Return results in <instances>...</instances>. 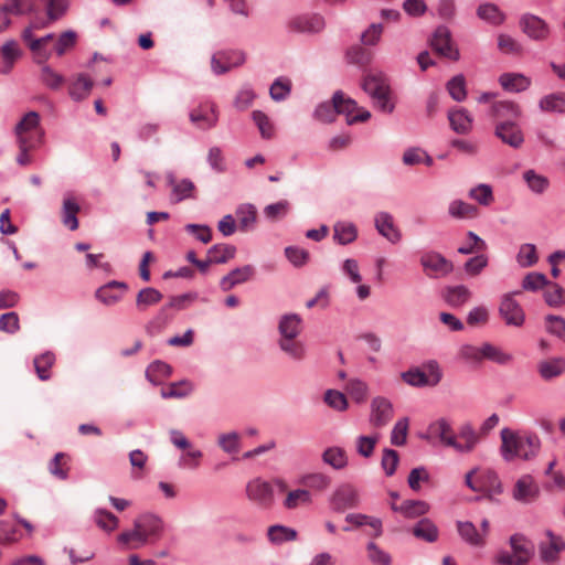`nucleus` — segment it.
<instances>
[{"instance_id": "obj_29", "label": "nucleus", "mask_w": 565, "mask_h": 565, "mask_svg": "<svg viewBox=\"0 0 565 565\" xmlns=\"http://www.w3.org/2000/svg\"><path fill=\"white\" fill-rule=\"evenodd\" d=\"M499 83L508 92L520 93L530 87L531 79L521 73H503Z\"/></svg>"}, {"instance_id": "obj_30", "label": "nucleus", "mask_w": 565, "mask_h": 565, "mask_svg": "<svg viewBox=\"0 0 565 565\" xmlns=\"http://www.w3.org/2000/svg\"><path fill=\"white\" fill-rule=\"evenodd\" d=\"M412 533L415 537L428 543H434L439 537V531L437 525L430 519L427 518L419 520L413 526Z\"/></svg>"}, {"instance_id": "obj_49", "label": "nucleus", "mask_w": 565, "mask_h": 565, "mask_svg": "<svg viewBox=\"0 0 565 565\" xmlns=\"http://www.w3.org/2000/svg\"><path fill=\"white\" fill-rule=\"evenodd\" d=\"M70 458L64 452H57L49 463V471L57 479L65 480L68 475Z\"/></svg>"}, {"instance_id": "obj_18", "label": "nucleus", "mask_w": 565, "mask_h": 565, "mask_svg": "<svg viewBox=\"0 0 565 565\" xmlns=\"http://www.w3.org/2000/svg\"><path fill=\"white\" fill-rule=\"evenodd\" d=\"M324 26V19L319 14L296 17L289 22V29L300 33H318L322 31Z\"/></svg>"}, {"instance_id": "obj_7", "label": "nucleus", "mask_w": 565, "mask_h": 565, "mask_svg": "<svg viewBox=\"0 0 565 565\" xmlns=\"http://www.w3.org/2000/svg\"><path fill=\"white\" fill-rule=\"evenodd\" d=\"M246 495L259 508L268 509L274 503V490L269 482L255 478L246 484Z\"/></svg>"}, {"instance_id": "obj_58", "label": "nucleus", "mask_w": 565, "mask_h": 565, "mask_svg": "<svg viewBox=\"0 0 565 565\" xmlns=\"http://www.w3.org/2000/svg\"><path fill=\"white\" fill-rule=\"evenodd\" d=\"M235 255V247L226 244H217L212 246L207 256L211 258L213 263L222 264L232 259Z\"/></svg>"}, {"instance_id": "obj_27", "label": "nucleus", "mask_w": 565, "mask_h": 565, "mask_svg": "<svg viewBox=\"0 0 565 565\" xmlns=\"http://www.w3.org/2000/svg\"><path fill=\"white\" fill-rule=\"evenodd\" d=\"M93 86L94 82L89 76L86 74H78L70 84V96L76 102L86 99L89 96Z\"/></svg>"}, {"instance_id": "obj_9", "label": "nucleus", "mask_w": 565, "mask_h": 565, "mask_svg": "<svg viewBox=\"0 0 565 565\" xmlns=\"http://www.w3.org/2000/svg\"><path fill=\"white\" fill-rule=\"evenodd\" d=\"M520 291L507 294L502 297L499 312L508 326L521 327L525 321V313L520 303L514 299Z\"/></svg>"}, {"instance_id": "obj_34", "label": "nucleus", "mask_w": 565, "mask_h": 565, "mask_svg": "<svg viewBox=\"0 0 565 565\" xmlns=\"http://www.w3.org/2000/svg\"><path fill=\"white\" fill-rule=\"evenodd\" d=\"M78 212L79 205L76 202L75 198L72 195L66 196L63 201L62 222L71 231H75L78 228Z\"/></svg>"}, {"instance_id": "obj_14", "label": "nucleus", "mask_w": 565, "mask_h": 565, "mask_svg": "<svg viewBox=\"0 0 565 565\" xmlns=\"http://www.w3.org/2000/svg\"><path fill=\"white\" fill-rule=\"evenodd\" d=\"M190 120L201 129L214 127L218 120L216 105L211 102L200 104L190 113Z\"/></svg>"}, {"instance_id": "obj_54", "label": "nucleus", "mask_w": 565, "mask_h": 565, "mask_svg": "<svg viewBox=\"0 0 565 565\" xmlns=\"http://www.w3.org/2000/svg\"><path fill=\"white\" fill-rule=\"evenodd\" d=\"M539 260L534 244L525 243L520 246L516 254V262L522 268L534 266Z\"/></svg>"}, {"instance_id": "obj_64", "label": "nucleus", "mask_w": 565, "mask_h": 565, "mask_svg": "<svg viewBox=\"0 0 565 565\" xmlns=\"http://www.w3.org/2000/svg\"><path fill=\"white\" fill-rule=\"evenodd\" d=\"M302 483L310 489L323 491L331 484V478L324 473L316 472L305 476Z\"/></svg>"}, {"instance_id": "obj_23", "label": "nucleus", "mask_w": 565, "mask_h": 565, "mask_svg": "<svg viewBox=\"0 0 565 565\" xmlns=\"http://www.w3.org/2000/svg\"><path fill=\"white\" fill-rule=\"evenodd\" d=\"M428 434L431 437L438 438L445 446L457 448V439L454 429L450 424L445 419L440 418L428 427Z\"/></svg>"}, {"instance_id": "obj_45", "label": "nucleus", "mask_w": 565, "mask_h": 565, "mask_svg": "<svg viewBox=\"0 0 565 565\" xmlns=\"http://www.w3.org/2000/svg\"><path fill=\"white\" fill-rule=\"evenodd\" d=\"M489 257L483 253H478L475 256L468 258L463 265L462 269L465 274L469 277H476L481 274V271L488 266Z\"/></svg>"}, {"instance_id": "obj_39", "label": "nucleus", "mask_w": 565, "mask_h": 565, "mask_svg": "<svg viewBox=\"0 0 565 565\" xmlns=\"http://www.w3.org/2000/svg\"><path fill=\"white\" fill-rule=\"evenodd\" d=\"M339 102H342V92H337L333 95L332 103H322L316 109V117L324 122H330L334 120L338 115L337 108L339 107Z\"/></svg>"}, {"instance_id": "obj_1", "label": "nucleus", "mask_w": 565, "mask_h": 565, "mask_svg": "<svg viewBox=\"0 0 565 565\" xmlns=\"http://www.w3.org/2000/svg\"><path fill=\"white\" fill-rule=\"evenodd\" d=\"M501 439L500 451L505 461H512L515 458L532 459L541 448V440L534 434H519L509 428H503Z\"/></svg>"}, {"instance_id": "obj_6", "label": "nucleus", "mask_w": 565, "mask_h": 565, "mask_svg": "<svg viewBox=\"0 0 565 565\" xmlns=\"http://www.w3.org/2000/svg\"><path fill=\"white\" fill-rule=\"evenodd\" d=\"M246 61V54L238 50H222L212 55L211 68L216 75H222L231 70L243 65Z\"/></svg>"}, {"instance_id": "obj_15", "label": "nucleus", "mask_w": 565, "mask_h": 565, "mask_svg": "<svg viewBox=\"0 0 565 565\" xmlns=\"http://www.w3.org/2000/svg\"><path fill=\"white\" fill-rule=\"evenodd\" d=\"M134 523L150 543L158 541L162 535L163 523L157 515L146 513L138 516Z\"/></svg>"}, {"instance_id": "obj_22", "label": "nucleus", "mask_w": 565, "mask_h": 565, "mask_svg": "<svg viewBox=\"0 0 565 565\" xmlns=\"http://www.w3.org/2000/svg\"><path fill=\"white\" fill-rule=\"evenodd\" d=\"M127 291V285L121 281H110L96 290V298L106 306L117 303Z\"/></svg>"}, {"instance_id": "obj_36", "label": "nucleus", "mask_w": 565, "mask_h": 565, "mask_svg": "<svg viewBox=\"0 0 565 565\" xmlns=\"http://www.w3.org/2000/svg\"><path fill=\"white\" fill-rule=\"evenodd\" d=\"M358 230L350 222H337L333 226V238L341 245H347L356 239Z\"/></svg>"}, {"instance_id": "obj_3", "label": "nucleus", "mask_w": 565, "mask_h": 565, "mask_svg": "<svg viewBox=\"0 0 565 565\" xmlns=\"http://www.w3.org/2000/svg\"><path fill=\"white\" fill-rule=\"evenodd\" d=\"M15 137L19 148L35 149L44 137L36 111L26 113L15 126Z\"/></svg>"}, {"instance_id": "obj_61", "label": "nucleus", "mask_w": 565, "mask_h": 565, "mask_svg": "<svg viewBox=\"0 0 565 565\" xmlns=\"http://www.w3.org/2000/svg\"><path fill=\"white\" fill-rule=\"evenodd\" d=\"M252 117L263 138L270 139L274 137V125L266 114L260 110H254Z\"/></svg>"}, {"instance_id": "obj_56", "label": "nucleus", "mask_w": 565, "mask_h": 565, "mask_svg": "<svg viewBox=\"0 0 565 565\" xmlns=\"http://www.w3.org/2000/svg\"><path fill=\"white\" fill-rule=\"evenodd\" d=\"M193 391V385L189 381L171 383L167 388L161 391L163 398H182Z\"/></svg>"}, {"instance_id": "obj_20", "label": "nucleus", "mask_w": 565, "mask_h": 565, "mask_svg": "<svg viewBox=\"0 0 565 565\" xmlns=\"http://www.w3.org/2000/svg\"><path fill=\"white\" fill-rule=\"evenodd\" d=\"M339 107L337 108L338 114H343L347 117V121L349 125L354 122H364L369 120L371 114L369 110L363 108H359L355 100L345 97L342 93V102H339Z\"/></svg>"}, {"instance_id": "obj_53", "label": "nucleus", "mask_w": 565, "mask_h": 565, "mask_svg": "<svg viewBox=\"0 0 565 565\" xmlns=\"http://www.w3.org/2000/svg\"><path fill=\"white\" fill-rule=\"evenodd\" d=\"M468 195L483 206H489L494 201L492 188L486 183L471 188Z\"/></svg>"}, {"instance_id": "obj_62", "label": "nucleus", "mask_w": 565, "mask_h": 565, "mask_svg": "<svg viewBox=\"0 0 565 565\" xmlns=\"http://www.w3.org/2000/svg\"><path fill=\"white\" fill-rule=\"evenodd\" d=\"M366 555L369 561L374 565H391L392 558L387 552L382 550L377 544L371 542L366 546Z\"/></svg>"}, {"instance_id": "obj_4", "label": "nucleus", "mask_w": 565, "mask_h": 565, "mask_svg": "<svg viewBox=\"0 0 565 565\" xmlns=\"http://www.w3.org/2000/svg\"><path fill=\"white\" fill-rule=\"evenodd\" d=\"M465 483L469 489L479 493L502 492L501 482L494 470L489 467H476L465 476Z\"/></svg>"}, {"instance_id": "obj_55", "label": "nucleus", "mask_w": 565, "mask_h": 565, "mask_svg": "<svg viewBox=\"0 0 565 565\" xmlns=\"http://www.w3.org/2000/svg\"><path fill=\"white\" fill-rule=\"evenodd\" d=\"M550 285L547 277L537 271L527 273L522 280V289L526 291H539Z\"/></svg>"}, {"instance_id": "obj_37", "label": "nucleus", "mask_w": 565, "mask_h": 565, "mask_svg": "<svg viewBox=\"0 0 565 565\" xmlns=\"http://www.w3.org/2000/svg\"><path fill=\"white\" fill-rule=\"evenodd\" d=\"M539 107L547 113H565V93H552L542 97Z\"/></svg>"}, {"instance_id": "obj_59", "label": "nucleus", "mask_w": 565, "mask_h": 565, "mask_svg": "<svg viewBox=\"0 0 565 565\" xmlns=\"http://www.w3.org/2000/svg\"><path fill=\"white\" fill-rule=\"evenodd\" d=\"M94 520L98 527L106 532H111L116 530L119 524V520L116 515L103 509H98L95 511Z\"/></svg>"}, {"instance_id": "obj_48", "label": "nucleus", "mask_w": 565, "mask_h": 565, "mask_svg": "<svg viewBox=\"0 0 565 565\" xmlns=\"http://www.w3.org/2000/svg\"><path fill=\"white\" fill-rule=\"evenodd\" d=\"M35 372L41 381H47L51 377V367L55 363V355L52 352H45L36 356L33 361Z\"/></svg>"}, {"instance_id": "obj_2", "label": "nucleus", "mask_w": 565, "mask_h": 565, "mask_svg": "<svg viewBox=\"0 0 565 565\" xmlns=\"http://www.w3.org/2000/svg\"><path fill=\"white\" fill-rule=\"evenodd\" d=\"M362 88L371 96L374 107L386 114L393 111L394 103L390 85L387 78L382 73H369L365 75Z\"/></svg>"}, {"instance_id": "obj_38", "label": "nucleus", "mask_w": 565, "mask_h": 565, "mask_svg": "<svg viewBox=\"0 0 565 565\" xmlns=\"http://www.w3.org/2000/svg\"><path fill=\"white\" fill-rule=\"evenodd\" d=\"M481 438L480 430L475 429L469 423L461 424V452L472 451Z\"/></svg>"}, {"instance_id": "obj_47", "label": "nucleus", "mask_w": 565, "mask_h": 565, "mask_svg": "<svg viewBox=\"0 0 565 565\" xmlns=\"http://www.w3.org/2000/svg\"><path fill=\"white\" fill-rule=\"evenodd\" d=\"M172 369L162 361L152 362L146 371L147 379L153 384H160L164 379L169 377Z\"/></svg>"}, {"instance_id": "obj_10", "label": "nucleus", "mask_w": 565, "mask_h": 565, "mask_svg": "<svg viewBox=\"0 0 565 565\" xmlns=\"http://www.w3.org/2000/svg\"><path fill=\"white\" fill-rule=\"evenodd\" d=\"M430 45L433 50L440 56L450 61L458 58V51L452 45L450 32L446 26H439L436 29Z\"/></svg>"}, {"instance_id": "obj_25", "label": "nucleus", "mask_w": 565, "mask_h": 565, "mask_svg": "<svg viewBox=\"0 0 565 565\" xmlns=\"http://www.w3.org/2000/svg\"><path fill=\"white\" fill-rule=\"evenodd\" d=\"M21 50L17 41H8L0 49V74H8L20 57Z\"/></svg>"}, {"instance_id": "obj_8", "label": "nucleus", "mask_w": 565, "mask_h": 565, "mask_svg": "<svg viewBox=\"0 0 565 565\" xmlns=\"http://www.w3.org/2000/svg\"><path fill=\"white\" fill-rule=\"evenodd\" d=\"M522 32L533 41H545L551 33L548 24L540 17L524 13L519 21Z\"/></svg>"}, {"instance_id": "obj_11", "label": "nucleus", "mask_w": 565, "mask_h": 565, "mask_svg": "<svg viewBox=\"0 0 565 565\" xmlns=\"http://www.w3.org/2000/svg\"><path fill=\"white\" fill-rule=\"evenodd\" d=\"M420 265L429 277H444L452 270V265L437 253H425L420 257Z\"/></svg>"}, {"instance_id": "obj_57", "label": "nucleus", "mask_w": 565, "mask_h": 565, "mask_svg": "<svg viewBox=\"0 0 565 565\" xmlns=\"http://www.w3.org/2000/svg\"><path fill=\"white\" fill-rule=\"evenodd\" d=\"M279 347L295 360H301L305 356V347L297 338H280Z\"/></svg>"}, {"instance_id": "obj_41", "label": "nucleus", "mask_w": 565, "mask_h": 565, "mask_svg": "<svg viewBox=\"0 0 565 565\" xmlns=\"http://www.w3.org/2000/svg\"><path fill=\"white\" fill-rule=\"evenodd\" d=\"M312 502L311 493L306 489H296L288 491L284 500V507L294 510L299 507L309 505Z\"/></svg>"}, {"instance_id": "obj_50", "label": "nucleus", "mask_w": 565, "mask_h": 565, "mask_svg": "<svg viewBox=\"0 0 565 565\" xmlns=\"http://www.w3.org/2000/svg\"><path fill=\"white\" fill-rule=\"evenodd\" d=\"M523 179L527 184L529 189L536 194H542L550 185V181L546 177L536 173L532 169L526 170L523 173Z\"/></svg>"}, {"instance_id": "obj_5", "label": "nucleus", "mask_w": 565, "mask_h": 565, "mask_svg": "<svg viewBox=\"0 0 565 565\" xmlns=\"http://www.w3.org/2000/svg\"><path fill=\"white\" fill-rule=\"evenodd\" d=\"M461 358L475 363L488 360L499 365H507L513 360L512 354L491 343H483L481 347H461Z\"/></svg>"}, {"instance_id": "obj_13", "label": "nucleus", "mask_w": 565, "mask_h": 565, "mask_svg": "<svg viewBox=\"0 0 565 565\" xmlns=\"http://www.w3.org/2000/svg\"><path fill=\"white\" fill-rule=\"evenodd\" d=\"M359 504V493L350 484L340 486L331 495L330 505L337 512H343Z\"/></svg>"}, {"instance_id": "obj_42", "label": "nucleus", "mask_w": 565, "mask_h": 565, "mask_svg": "<svg viewBox=\"0 0 565 565\" xmlns=\"http://www.w3.org/2000/svg\"><path fill=\"white\" fill-rule=\"evenodd\" d=\"M511 548L516 553L521 562L519 564H526L532 555L533 545L522 535L515 534L510 539Z\"/></svg>"}, {"instance_id": "obj_32", "label": "nucleus", "mask_w": 565, "mask_h": 565, "mask_svg": "<svg viewBox=\"0 0 565 565\" xmlns=\"http://www.w3.org/2000/svg\"><path fill=\"white\" fill-rule=\"evenodd\" d=\"M537 371L542 379L550 381L562 375L565 372V359L553 358L539 363Z\"/></svg>"}, {"instance_id": "obj_52", "label": "nucleus", "mask_w": 565, "mask_h": 565, "mask_svg": "<svg viewBox=\"0 0 565 565\" xmlns=\"http://www.w3.org/2000/svg\"><path fill=\"white\" fill-rule=\"evenodd\" d=\"M268 539L274 544H281L297 539V532L282 525H273L267 532Z\"/></svg>"}, {"instance_id": "obj_63", "label": "nucleus", "mask_w": 565, "mask_h": 565, "mask_svg": "<svg viewBox=\"0 0 565 565\" xmlns=\"http://www.w3.org/2000/svg\"><path fill=\"white\" fill-rule=\"evenodd\" d=\"M547 290L544 292V300L551 307H559L565 301V290L555 282H551L546 286Z\"/></svg>"}, {"instance_id": "obj_21", "label": "nucleus", "mask_w": 565, "mask_h": 565, "mask_svg": "<svg viewBox=\"0 0 565 565\" xmlns=\"http://www.w3.org/2000/svg\"><path fill=\"white\" fill-rule=\"evenodd\" d=\"M539 487L533 478L529 475L522 476L514 486L513 498L516 501L529 503L534 501L539 495Z\"/></svg>"}, {"instance_id": "obj_43", "label": "nucleus", "mask_w": 565, "mask_h": 565, "mask_svg": "<svg viewBox=\"0 0 565 565\" xmlns=\"http://www.w3.org/2000/svg\"><path fill=\"white\" fill-rule=\"evenodd\" d=\"M322 460L337 470L343 469L348 465L347 452L340 447L327 448L322 454Z\"/></svg>"}, {"instance_id": "obj_17", "label": "nucleus", "mask_w": 565, "mask_h": 565, "mask_svg": "<svg viewBox=\"0 0 565 565\" xmlns=\"http://www.w3.org/2000/svg\"><path fill=\"white\" fill-rule=\"evenodd\" d=\"M489 116L498 121H514L521 116V108L510 100L494 102L489 110Z\"/></svg>"}, {"instance_id": "obj_44", "label": "nucleus", "mask_w": 565, "mask_h": 565, "mask_svg": "<svg viewBox=\"0 0 565 565\" xmlns=\"http://www.w3.org/2000/svg\"><path fill=\"white\" fill-rule=\"evenodd\" d=\"M301 331V319L297 315H286L279 322L280 338H297Z\"/></svg>"}, {"instance_id": "obj_26", "label": "nucleus", "mask_w": 565, "mask_h": 565, "mask_svg": "<svg viewBox=\"0 0 565 565\" xmlns=\"http://www.w3.org/2000/svg\"><path fill=\"white\" fill-rule=\"evenodd\" d=\"M375 227L379 233L387 238L391 243H397L401 239V233L394 225L392 215L386 212H380L376 214Z\"/></svg>"}, {"instance_id": "obj_46", "label": "nucleus", "mask_w": 565, "mask_h": 565, "mask_svg": "<svg viewBox=\"0 0 565 565\" xmlns=\"http://www.w3.org/2000/svg\"><path fill=\"white\" fill-rule=\"evenodd\" d=\"M163 298L162 294L151 287L141 289L136 298V306L139 311L147 310L148 307L157 305Z\"/></svg>"}, {"instance_id": "obj_28", "label": "nucleus", "mask_w": 565, "mask_h": 565, "mask_svg": "<svg viewBox=\"0 0 565 565\" xmlns=\"http://www.w3.org/2000/svg\"><path fill=\"white\" fill-rule=\"evenodd\" d=\"M392 509L402 513L404 516L414 519L428 513L430 507L426 501L422 500H406L399 505L392 503Z\"/></svg>"}, {"instance_id": "obj_19", "label": "nucleus", "mask_w": 565, "mask_h": 565, "mask_svg": "<svg viewBox=\"0 0 565 565\" xmlns=\"http://www.w3.org/2000/svg\"><path fill=\"white\" fill-rule=\"evenodd\" d=\"M488 532L489 522L486 519L481 522V531H478L469 521L461 522V539L471 546L483 547Z\"/></svg>"}, {"instance_id": "obj_40", "label": "nucleus", "mask_w": 565, "mask_h": 565, "mask_svg": "<svg viewBox=\"0 0 565 565\" xmlns=\"http://www.w3.org/2000/svg\"><path fill=\"white\" fill-rule=\"evenodd\" d=\"M498 50L505 55L519 56L523 53V45L507 33H500L497 38Z\"/></svg>"}, {"instance_id": "obj_12", "label": "nucleus", "mask_w": 565, "mask_h": 565, "mask_svg": "<svg viewBox=\"0 0 565 565\" xmlns=\"http://www.w3.org/2000/svg\"><path fill=\"white\" fill-rule=\"evenodd\" d=\"M394 414L392 403L383 397L376 396L371 402L370 424L375 428H382L388 424Z\"/></svg>"}, {"instance_id": "obj_16", "label": "nucleus", "mask_w": 565, "mask_h": 565, "mask_svg": "<svg viewBox=\"0 0 565 565\" xmlns=\"http://www.w3.org/2000/svg\"><path fill=\"white\" fill-rule=\"evenodd\" d=\"M494 134L502 142L514 149L520 148L524 142L522 130L514 121L497 124Z\"/></svg>"}, {"instance_id": "obj_33", "label": "nucleus", "mask_w": 565, "mask_h": 565, "mask_svg": "<svg viewBox=\"0 0 565 565\" xmlns=\"http://www.w3.org/2000/svg\"><path fill=\"white\" fill-rule=\"evenodd\" d=\"M478 17L487 23L499 26L504 23L507 15L494 3H482L477 10Z\"/></svg>"}, {"instance_id": "obj_51", "label": "nucleus", "mask_w": 565, "mask_h": 565, "mask_svg": "<svg viewBox=\"0 0 565 565\" xmlns=\"http://www.w3.org/2000/svg\"><path fill=\"white\" fill-rule=\"evenodd\" d=\"M487 248L486 241L471 231L466 234V239L461 243V254L465 255L483 253Z\"/></svg>"}, {"instance_id": "obj_31", "label": "nucleus", "mask_w": 565, "mask_h": 565, "mask_svg": "<svg viewBox=\"0 0 565 565\" xmlns=\"http://www.w3.org/2000/svg\"><path fill=\"white\" fill-rule=\"evenodd\" d=\"M117 540L127 550H138L151 544L135 524L134 529L121 532Z\"/></svg>"}, {"instance_id": "obj_60", "label": "nucleus", "mask_w": 565, "mask_h": 565, "mask_svg": "<svg viewBox=\"0 0 565 565\" xmlns=\"http://www.w3.org/2000/svg\"><path fill=\"white\" fill-rule=\"evenodd\" d=\"M379 434H374L371 436H359L355 440L356 452L364 458H370L374 452V448L379 441Z\"/></svg>"}, {"instance_id": "obj_35", "label": "nucleus", "mask_w": 565, "mask_h": 565, "mask_svg": "<svg viewBox=\"0 0 565 565\" xmlns=\"http://www.w3.org/2000/svg\"><path fill=\"white\" fill-rule=\"evenodd\" d=\"M345 521L354 526L369 525L372 530L369 534L375 537L382 534V522L380 519L361 513H351L345 516Z\"/></svg>"}, {"instance_id": "obj_24", "label": "nucleus", "mask_w": 565, "mask_h": 565, "mask_svg": "<svg viewBox=\"0 0 565 565\" xmlns=\"http://www.w3.org/2000/svg\"><path fill=\"white\" fill-rule=\"evenodd\" d=\"M547 541L540 545L541 557L544 562L553 563L557 559L558 554L565 550V542L561 536L547 531Z\"/></svg>"}]
</instances>
